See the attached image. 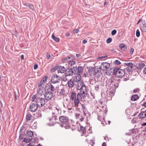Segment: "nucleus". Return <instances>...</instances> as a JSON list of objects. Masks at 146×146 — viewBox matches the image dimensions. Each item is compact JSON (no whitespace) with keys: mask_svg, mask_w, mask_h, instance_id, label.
<instances>
[{"mask_svg":"<svg viewBox=\"0 0 146 146\" xmlns=\"http://www.w3.org/2000/svg\"><path fill=\"white\" fill-rule=\"evenodd\" d=\"M61 111L60 109L58 107H56L54 109L52 113V117H49V120L51 122L50 124H48L50 126L54 125V121L57 119V115L60 114Z\"/></svg>","mask_w":146,"mask_h":146,"instance_id":"obj_1","label":"nucleus"},{"mask_svg":"<svg viewBox=\"0 0 146 146\" xmlns=\"http://www.w3.org/2000/svg\"><path fill=\"white\" fill-rule=\"evenodd\" d=\"M81 95L79 93L76 94L75 92H72L70 97V100L74 101V104L75 107H78L80 103V100H81Z\"/></svg>","mask_w":146,"mask_h":146,"instance_id":"obj_2","label":"nucleus"},{"mask_svg":"<svg viewBox=\"0 0 146 146\" xmlns=\"http://www.w3.org/2000/svg\"><path fill=\"white\" fill-rule=\"evenodd\" d=\"M31 100L32 101H35L38 106L42 107L45 104V101L44 99L39 96L38 95H34L32 97Z\"/></svg>","mask_w":146,"mask_h":146,"instance_id":"obj_3","label":"nucleus"},{"mask_svg":"<svg viewBox=\"0 0 146 146\" xmlns=\"http://www.w3.org/2000/svg\"><path fill=\"white\" fill-rule=\"evenodd\" d=\"M60 121L63 123L62 126L66 129H69L70 127V125L68 118L66 116H61L59 117Z\"/></svg>","mask_w":146,"mask_h":146,"instance_id":"obj_4","label":"nucleus"},{"mask_svg":"<svg viewBox=\"0 0 146 146\" xmlns=\"http://www.w3.org/2000/svg\"><path fill=\"white\" fill-rule=\"evenodd\" d=\"M113 71V73L119 78L123 77L125 74V71L124 70L119 69L118 67H115Z\"/></svg>","mask_w":146,"mask_h":146,"instance_id":"obj_5","label":"nucleus"},{"mask_svg":"<svg viewBox=\"0 0 146 146\" xmlns=\"http://www.w3.org/2000/svg\"><path fill=\"white\" fill-rule=\"evenodd\" d=\"M75 86L77 90H82L86 89V86L84 84L82 81L75 83Z\"/></svg>","mask_w":146,"mask_h":146,"instance_id":"obj_6","label":"nucleus"},{"mask_svg":"<svg viewBox=\"0 0 146 146\" xmlns=\"http://www.w3.org/2000/svg\"><path fill=\"white\" fill-rule=\"evenodd\" d=\"M44 94L45 99L47 101L51 100L53 96L52 93L48 91H46Z\"/></svg>","mask_w":146,"mask_h":146,"instance_id":"obj_7","label":"nucleus"},{"mask_svg":"<svg viewBox=\"0 0 146 146\" xmlns=\"http://www.w3.org/2000/svg\"><path fill=\"white\" fill-rule=\"evenodd\" d=\"M60 80V78L58 76L55 74L52 77L51 81L52 83L55 84L58 82Z\"/></svg>","mask_w":146,"mask_h":146,"instance_id":"obj_8","label":"nucleus"},{"mask_svg":"<svg viewBox=\"0 0 146 146\" xmlns=\"http://www.w3.org/2000/svg\"><path fill=\"white\" fill-rule=\"evenodd\" d=\"M38 108L37 104L35 103H31L29 107V110L32 112L36 111Z\"/></svg>","mask_w":146,"mask_h":146,"instance_id":"obj_9","label":"nucleus"},{"mask_svg":"<svg viewBox=\"0 0 146 146\" xmlns=\"http://www.w3.org/2000/svg\"><path fill=\"white\" fill-rule=\"evenodd\" d=\"M110 64L107 62H103L100 66V68L103 70H106L108 69L110 66Z\"/></svg>","mask_w":146,"mask_h":146,"instance_id":"obj_10","label":"nucleus"},{"mask_svg":"<svg viewBox=\"0 0 146 146\" xmlns=\"http://www.w3.org/2000/svg\"><path fill=\"white\" fill-rule=\"evenodd\" d=\"M125 64L127 66V70L128 72H131L133 70V64L131 62H127L125 63Z\"/></svg>","mask_w":146,"mask_h":146,"instance_id":"obj_11","label":"nucleus"},{"mask_svg":"<svg viewBox=\"0 0 146 146\" xmlns=\"http://www.w3.org/2000/svg\"><path fill=\"white\" fill-rule=\"evenodd\" d=\"M66 68L63 66H59L58 67L57 69L58 73H63L66 70Z\"/></svg>","mask_w":146,"mask_h":146,"instance_id":"obj_12","label":"nucleus"},{"mask_svg":"<svg viewBox=\"0 0 146 146\" xmlns=\"http://www.w3.org/2000/svg\"><path fill=\"white\" fill-rule=\"evenodd\" d=\"M75 83L74 82L73 79H70L67 83L68 86L70 88H72L75 86Z\"/></svg>","mask_w":146,"mask_h":146,"instance_id":"obj_13","label":"nucleus"},{"mask_svg":"<svg viewBox=\"0 0 146 146\" xmlns=\"http://www.w3.org/2000/svg\"><path fill=\"white\" fill-rule=\"evenodd\" d=\"M65 71V75L66 76H70L71 75L73 74V70L71 68H68L66 69Z\"/></svg>","mask_w":146,"mask_h":146,"instance_id":"obj_14","label":"nucleus"},{"mask_svg":"<svg viewBox=\"0 0 146 146\" xmlns=\"http://www.w3.org/2000/svg\"><path fill=\"white\" fill-rule=\"evenodd\" d=\"M81 76L80 75H77L75 76L73 80L75 83H76L81 81Z\"/></svg>","mask_w":146,"mask_h":146,"instance_id":"obj_15","label":"nucleus"},{"mask_svg":"<svg viewBox=\"0 0 146 146\" xmlns=\"http://www.w3.org/2000/svg\"><path fill=\"white\" fill-rule=\"evenodd\" d=\"M146 117V111L140 113L138 115L139 119H141L144 118Z\"/></svg>","mask_w":146,"mask_h":146,"instance_id":"obj_16","label":"nucleus"},{"mask_svg":"<svg viewBox=\"0 0 146 146\" xmlns=\"http://www.w3.org/2000/svg\"><path fill=\"white\" fill-rule=\"evenodd\" d=\"M46 88L49 89L51 91H54L55 90V88L52 84H47L46 86Z\"/></svg>","mask_w":146,"mask_h":146,"instance_id":"obj_17","label":"nucleus"},{"mask_svg":"<svg viewBox=\"0 0 146 146\" xmlns=\"http://www.w3.org/2000/svg\"><path fill=\"white\" fill-rule=\"evenodd\" d=\"M48 78L47 76H46L44 77L41 80L40 82L38 84V87L41 86L46 81Z\"/></svg>","mask_w":146,"mask_h":146,"instance_id":"obj_18","label":"nucleus"},{"mask_svg":"<svg viewBox=\"0 0 146 146\" xmlns=\"http://www.w3.org/2000/svg\"><path fill=\"white\" fill-rule=\"evenodd\" d=\"M81 91L80 93H79L81 95V98H82V96L84 97L86 96L87 95V90L86 88V89L85 90H81Z\"/></svg>","mask_w":146,"mask_h":146,"instance_id":"obj_19","label":"nucleus"},{"mask_svg":"<svg viewBox=\"0 0 146 146\" xmlns=\"http://www.w3.org/2000/svg\"><path fill=\"white\" fill-rule=\"evenodd\" d=\"M24 5L26 6H27L29 7V8L32 11H34V7L33 4L27 3H25Z\"/></svg>","mask_w":146,"mask_h":146,"instance_id":"obj_20","label":"nucleus"},{"mask_svg":"<svg viewBox=\"0 0 146 146\" xmlns=\"http://www.w3.org/2000/svg\"><path fill=\"white\" fill-rule=\"evenodd\" d=\"M139 98L137 94L133 95L131 97V100L132 101H135L136 100Z\"/></svg>","mask_w":146,"mask_h":146,"instance_id":"obj_21","label":"nucleus"},{"mask_svg":"<svg viewBox=\"0 0 146 146\" xmlns=\"http://www.w3.org/2000/svg\"><path fill=\"white\" fill-rule=\"evenodd\" d=\"M119 46L121 50L122 51L125 50L127 48L125 45L123 43L119 45Z\"/></svg>","mask_w":146,"mask_h":146,"instance_id":"obj_22","label":"nucleus"},{"mask_svg":"<svg viewBox=\"0 0 146 146\" xmlns=\"http://www.w3.org/2000/svg\"><path fill=\"white\" fill-rule=\"evenodd\" d=\"M83 68L81 66H79L78 68V74L80 75L83 72Z\"/></svg>","mask_w":146,"mask_h":146,"instance_id":"obj_23","label":"nucleus"},{"mask_svg":"<svg viewBox=\"0 0 146 146\" xmlns=\"http://www.w3.org/2000/svg\"><path fill=\"white\" fill-rule=\"evenodd\" d=\"M145 66V64L144 63H140L138 65L137 68L139 70H141Z\"/></svg>","mask_w":146,"mask_h":146,"instance_id":"obj_24","label":"nucleus"},{"mask_svg":"<svg viewBox=\"0 0 146 146\" xmlns=\"http://www.w3.org/2000/svg\"><path fill=\"white\" fill-rule=\"evenodd\" d=\"M52 38L55 41L58 42L60 40V38H59L56 37L54 35V33H53L52 36Z\"/></svg>","mask_w":146,"mask_h":146,"instance_id":"obj_25","label":"nucleus"},{"mask_svg":"<svg viewBox=\"0 0 146 146\" xmlns=\"http://www.w3.org/2000/svg\"><path fill=\"white\" fill-rule=\"evenodd\" d=\"M73 73L74 74H78V68L77 67H73L72 69Z\"/></svg>","mask_w":146,"mask_h":146,"instance_id":"obj_26","label":"nucleus"},{"mask_svg":"<svg viewBox=\"0 0 146 146\" xmlns=\"http://www.w3.org/2000/svg\"><path fill=\"white\" fill-rule=\"evenodd\" d=\"M75 62L73 60H70L68 62V65L69 67L72 66L73 65L75 64Z\"/></svg>","mask_w":146,"mask_h":146,"instance_id":"obj_27","label":"nucleus"},{"mask_svg":"<svg viewBox=\"0 0 146 146\" xmlns=\"http://www.w3.org/2000/svg\"><path fill=\"white\" fill-rule=\"evenodd\" d=\"M82 108L83 112L84 113V114H85V113L87 112L86 107L84 104H82Z\"/></svg>","mask_w":146,"mask_h":146,"instance_id":"obj_28","label":"nucleus"},{"mask_svg":"<svg viewBox=\"0 0 146 146\" xmlns=\"http://www.w3.org/2000/svg\"><path fill=\"white\" fill-rule=\"evenodd\" d=\"M27 135L29 137H32L33 135V133L31 131H27Z\"/></svg>","mask_w":146,"mask_h":146,"instance_id":"obj_29","label":"nucleus"},{"mask_svg":"<svg viewBox=\"0 0 146 146\" xmlns=\"http://www.w3.org/2000/svg\"><path fill=\"white\" fill-rule=\"evenodd\" d=\"M141 29L143 32L146 33V25H144L142 26V25H141Z\"/></svg>","mask_w":146,"mask_h":146,"instance_id":"obj_30","label":"nucleus"},{"mask_svg":"<svg viewBox=\"0 0 146 146\" xmlns=\"http://www.w3.org/2000/svg\"><path fill=\"white\" fill-rule=\"evenodd\" d=\"M80 131L82 133H84L86 132V129L85 127L82 126H81L80 128Z\"/></svg>","mask_w":146,"mask_h":146,"instance_id":"obj_31","label":"nucleus"},{"mask_svg":"<svg viewBox=\"0 0 146 146\" xmlns=\"http://www.w3.org/2000/svg\"><path fill=\"white\" fill-rule=\"evenodd\" d=\"M44 89V88H40L38 92V94L39 95H42V93H43V91L42 90V89Z\"/></svg>","mask_w":146,"mask_h":146,"instance_id":"obj_32","label":"nucleus"},{"mask_svg":"<svg viewBox=\"0 0 146 146\" xmlns=\"http://www.w3.org/2000/svg\"><path fill=\"white\" fill-rule=\"evenodd\" d=\"M32 116L29 114H28L26 115V120L27 121H30L31 119Z\"/></svg>","mask_w":146,"mask_h":146,"instance_id":"obj_33","label":"nucleus"},{"mask_svg":"<svg viewBox=\"0 0 146 146\" xmlns=\"http://www.w3.org/2000/svg\"><path fill=\"white\" fill-rule=\"evenodd\" d=\"M32 140V139H28L27 138H24L23 141L25 142H26V143H28L30 142Z\"/></svg>","mask_w":146,"mask_h":146,"instance_id":"obj_34","label":"nucleus"},{"mask_svg":"<svg viewBox=\"0 0 146 146\" xmlns=\"http://www.w3.org/2000/svg\"><path fill=\"white\" fill-rule=\"evenodd\" d=\"M67 76H66V75H65L63 76H62V80L63 81H64V82L66 81L68 79V78H67Z\"/></svg>","mask_w":146,"mask_h":146,"instance_id":"obj_35","label":"nucleus"},{"mask_svg":"<svg viewBox=\"0 0 146 146\" xmlns=\"http://www.w3.org/2000/svg\"><path fill=\"white\" fill-rule=\"evenodd\" d=\"M59 94L60 95H63L65 94V90L64 89H61L59 91Z\"/></svg>","mask_w":146,"mask_h":146,"instance_id":"obj_36","label":"nucleus"},{"mask_svg":"<svg viewBox=\"0 0 146 146\" xmlns=\"http://www.w3.org/2000/svg\"><path fill=\"white\" fill-rule=\"evenodd\" d=\"M70 57H66V58H64L62 59V61L64 63L66 62L67 61V60L68 59H70Z\"/></svg>","mask_w":146,"mask_h":146,"instance_id":"obj_37","label":"nucleus"},{"mask_svg":"<svg viewBox=\"0 0 146 146\" xmlns=\"http://www.w3.org/2000/svg\"><path fill=\"white\" fill-rule=\"evenodd\" d=\"M98 119L101 121L103 122L104 120V119L103 117H101L100 115L98 116Z\"/></svg>","mask_w":146,"mask_h":146,"instance_id":"obj_38","label":"nucleus"},{"mask_svg":"<svg viewBox=\"0 0 146 146\" xmlns=\"http://www.w3.org/2000/svg\"><path fill=\"white\" fill-rule=\"evenodd\" d=\"M94 142H95L94 139H93L92 140H91L90 141V144H91L92 145V146H93V145L94 144Z\"/></svg>","mask_w":146,"mask_h":146,"instance_id":"obj_39","label":"nucleus"},{"mask_svg":"<svg viewBox=\"0 0 146 146\" xmlns=\"http://www.w3.org/2000/svg\"><path fill=\"white\" fill-rule=\"evenodd\" d=\"M136 36L137 37H138L140 35V33L139 30H137L136 32Z\"/></svg>","mask_w":146,"mask_h":146,"instance_id":"obj_40","label":"nucleus"},{"mask_svg":"<svg viewBox=\"0 0 146 146\" xmlns=\"http://www.w3.org/2000/svg\"><path fill=\"white\" fill-rule=\"evenodd\" d=\"M112 39L111 38H109L106 40V41L107 43H109L111 42V41H112Z\"/></svg>","mask_w":146,"mask_h":146,"instance_id":"obj_41","label":"nucleus"},{"mask_svg":"<svg viewBox=\"0 0 146 146\" xmlns=\"http://www.w3.org/2000/svg\"><path fill=\"white\" fill-rule=\"evenodd\" d=\"M114 63L115 64H117V65H119L121 64V62L120 61L118 60H116L115 62H114Z\"/></svg>","mask_w":146,"mask_h":146,"instance_id":"obj_42","label":"nucleus"},{"mask_svg":"<svg viewBox=\"0 0 146 146\" xmlns=\"http://www.w3.org/2000/svg\"><path fill=\"white\" fill-rule=\"evenodd\" d=\"M137 121H136V118H133L131 121V122L133 123H136Z\"/></svg>","mask_w":146,"mask_h":146,"instance_id":"obj_43","label":"nucleus"},{"mask_svg":"<svg viewBox=\"0 0 146 146\" xmlns=\"http://www.w3.org/2000/svg\"><path fill=\"white\" fill-rule=\"evenodd\" d=\"M139 91V88H136L133 90V92L134 93H136L138 92Z\"/></svg>","mask_w":146,"mask_h":146,"instance_id":"obj_44","label":"nucleus"},{"mask_svg":"<svg viewBox=\"0 0 146 146\" xmlns=\"http://www.w3.org/2000/svg\"><path fill=\"white\" fill-rule=\"evenodd\" d=\"M117 32V31L116 30H114L111 32V34L112 35H115Z\"/></svg>","mask_w":146,"mask_h":146,"instance_id":"obj_45","label":"nucleus"},{"mask_svg":"<svg viewBox=\"0 0 146 146\" xmlns=\"http://www.w3.org/2000/svg\"><path fill=\"white\" fill-rule=\"evenodd\" d=\"M79 31L78 29H76L74 30L73 31V32L75 33H77L79 32Z\"/></svg>","mask_w":146,"mask_h":146,"instance_id":"obj_46","label":"nucleus"},{"mask_svg":"<svg viewBox=\"0 0 146 146\" xmlns=\"http://www.w3.org/2000/svg\"><path fill=\"white\" fill-rule=\"evenodd\" d=\"M46 56L47 59H48L50 57V56L49 53H47L46 54Z\"/></svg>","mask_w":146,"mask_h":146,"instance_id":"obj_47","label":"nucleus"},{"mask_svg":"<svg viewBox=\"0 0 146 146\" xmlns=\"http://www.w3.org/2000/svg\"><path fill=\"white\" fill-rule=\"evenodd\" d=\"M143 73L144 74H146V67L144 68L143 70Z\"/></svg>","mask_w":146,"mask_h":146,"instance_id":"obj_48","label":"nucleus"},{"mask_svg":"<svg viewBox=\"0 0 146 146\" xmlns=\"http://www.w3.org/2000/svg\"><path fill=\"white\" fill-rule=\"evenodd\" d=\"M23 134H21L19 136V139L21 140V139H22L23 138Z\"/></svg>","mask_w":146,"mask_h":146,"instance_id":"obj_49","label":"nucleus"},{"mask_svg":"<svg viewBox=\"0 0 146 146\" xmlns=\"http://www.w3.org/2000/svg\"><path fill=\"white\" fill-rule=\"evenodd\" d=\"M142 22V25L143 26H144V25H146L145 24V20H142V21L141 22Z\"/></svg>","mask_w":146,"mask_h":146,"instance_id":"obj_50","label":"nucleus"},{"mask_svg":"<svg viewBox=\"0 0 146 146\" xmlns=\"http://www.w3.org/2000/svg\"><path fill=\"white\" fill-rule=\"evenodd\" d=\"M56 68H53L51 69V71L52 72H54L56 71Z\"/></svg>","mask_w":146,"mask_h":146,"instance_id":"obj_51","label":"nucleus"},{"mask_svg":"<svg viewBox=\"0 0 146 146\" xmlns=\"http://www.w3.org/2000/svg\"><path fill=\"white\" fill-rule=\"evenodd\" d=\"M134 49L133 48H132L130 49V53L131 54H132L134 52Z\"/></svg>","mask_w":146,"mask_h":146,"instance_id":"obj_52","label":"nucleus"},{"mask_svg":"<svg viewBox=\"0 0 146 146\" xmlns=\"http://www.w3.org/2000/svg\"><path fill=\"white\" fill-rule=\"evenodd\" d=\"M72 107H73L72 106H71L70 107V106H67V108H68V110H72Z\"/></svg>","mask_w":146,"mask_h":146,"instance_id":"obj_53","label":"nucleus"},{"mask_svg":"<svg viewBox=\"0 0 146 146\" xmlns=\"http://www.w3.org/2000/svg\"><path fill=\"white\" fill-rule=\"evenodd\" d=\"M38 65L37 64H36L34 66V69H36L38 68Z\"/></svg>","mask_w":146,"mask_h":146,"instance_id":"obj_54","label":"nucleus"},{"mask_svg":"<svg viewBox=\"0 0 146 146\" xmlns=\"http://www.w3.org/2000/svg\"><path fill=\"white\" fill-rule=\"evenodd\" d=\"M90 93H91V96L92 97V98H95V96H94V94H93V93H92V92H91Z\"/></svg>","mask_w":146,"mask_h":146,"instance_id":"obj_55","label":"nucleus"},{"mask_svg":"<svg viewBox=\"0 0 146 146\" xmlns=\"http://www.w3.org/2000/svg\"><path fill=\"white\" fill-rule=\"evenodd\" d=\"M87 42V41L86 39L82 41L83 43L84 44H85V43H86Z\"/></svg>","mask_w":146,"mask_h":146,"instance_id":"obj_56","label":"nucleus"},{"mask_svg":"<svg viewBox=\"0 0 146 146\" xmlns=\"http://www.w3.org/2000/svg\"><path fill=\"white\" fill-rule=\"evenodd\" d=\"M66 35L67 36H69L70 35V34L69 33H67L66 34Z\"/></svg>","mask_w":146,"mask_h":146,"instance_id":"obj_57","label":"nucleus"},{"mask_svg":"<svg viewBox=\"0 0 146 146\" xmlns=\"http://www.w3.org/2000/svg\"><path fill=\"white\" fill-rule=\"evenodd\" d=\"M142 126H145L146 125V122L141 124Z\"/></svg>","mask_w":146,"mask_h":146,"instance_id":"obj_58","label":"nucleus"},{"mask_svg":"<svg viewBox=\"0 0 146 146\" xmlns=\"http://www.w3.org/2000/svg\"><path fill=\"white\" fill-rule=\"evenodd\" d=\"M76 56L77 57H79L81 56V55L80 54H76Z\"/></svg>","mask_w":146,"mask_h":146,"instance_id":"obj_59","label":"nucleus"},{"mask_svg":"<svg viewBox=\"0 0 146 146\" xmlns=\"http://www.w3.org/2000/svg\"><path fill=\"white\" fill-rule=\"evenodd\" d=\"M141 21H142V19H140L139 20V21L137 23V24H138L140 22H141Z\"/></svg>","mask_w":146,"mask_h":146,"instance_id":"obj_60","label":"nucleus"},{"mask_svg":"<svg viewBox=\"0 0 146 146\" xmlns=\"http://www.w3.org/2000/svg\"><path fill=\"white\" fill-rule=\"evenodd\" d=\"M106 144L104 142L102 144V146H106Z\"/></svg>","mask_w":146,"mask_h":146,"instance_id":"obj_61","label":"nucleus"},{"mask_svg":"<svg viewBox=\"0 0 146 146\" xmlns=\"http://www.w3.org/2000/svg\"><path fill=\"white\" fill-rule=\"evenodd\" d=\"M21 59H22V60H23L24 59V56L23 55H21Z\"/></svg>","mask_w":146,"mask_h":146,"instance_id":"obj_62","label":"nucleus"},{"mask_svg":"<svg viewBox=\"0 0 146 146\" xmlns=\"http://www.w3.org/2000/svg\"><path fill=\"white\" fill-rule=\"evenodd\" d=\"M143 105L145 107H146V102H144Z\"/></svg>","mask_w":146,"mask_h":146,"instance_id":"obj_63","label":"nucleus"},{"mask_svg":"<svg viewBox=\"0 0 146 146\" xmlns=\"http://www.w3.org/2000/svg\"><path fill=\"white\" fill-rule=\"evenodd\" d=\"M108 4V2L106 1H105L104 3V5L105 6L106 5H107Z\"/></svg>","mask_w":146,"mask_h":146,"instance_id":"obj_64","label":"nucleus"}]
</instances>
